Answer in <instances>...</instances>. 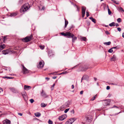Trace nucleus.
Listing matches in <instances>:
<instances>
[{"label":"nucleus","instance_id":"53","mask_svg":"<svg viewBox=\"0 0 124 124\" xmlns=\"http://www.w3.org/2000/svg\"><path fill=\"white\" fill-rule=\"evenodd\" d=\"M115 24V25L116 26H119L118 24L117 23L116 24Z\"/></svg>","mask_w":124,"mask_h":124},{"label":"nucleus","instance_id":"62","mask_svg":"<svg viewBox=\"0 0 124 124\" xmlns=\"http://www.w3.org/2000/svg\"><path fill=\"white\" fill-rule=\"evenodd\" d=\"M0 89L2 91H3V89L2 88L0 87Z\"/></svg>","mask_w":124,"mask_h":124},{"label":"nucleus","instance_id":"37","mask_svg":"<svg viewBox=\"0 0 124 124\" xmlns=\"http://www.w3.org/2000/svg\"><path fill=\"white\" fill-rule=\"evenodd\" d=\"M112 0L114 2V3L117 4L118 5L119 4V2H116V1L114 0Z\"/></svg>","mask_w":124,"mask_h":124},{"label":"nucleus","instance_id":"40","mask_svg":"<svg viewBox=\"0 0 124 124\" xmlns=\"http://www.w3.org/2000/svg\"><path fill=\"white\" fill-rule=\"evenodd\" d=\"M69 108H67L65 109L64 110V112L65 113H67V112L69 110Z\"/></svg>","mask_w":124,"mask_h":124},{"label":"nucleus","instance_id":"57","mask_svg":"<svg viewBox=\"0 0 124 124\" xmlns=\"http://www.w3.org/2000/svg\"><path fill=\"white\" fill-rule=\"evenodd\" d=\"M56 77H53L52 78L53 79H55L56 78Z\"/></svg>","mask_w":124,"mask_h":124},{"label":"nucleus","instance_id":"1","mask_svg":"<svg viewBox=\"0 0 124 124\" xmlns=\"http://www.w3.org/2000/svg\"><path fill=\"white\" fill-rule=\"evenodd\" d=\"M32 36L31 35L30 36H27L22 39L23 41L27 42L30 41L31 39Z\"/></svg>","mask_w":124,"mask_h":124},{"label":"nucleus","instance_id":"20","mask_svg":"<svg viewBox=\"0 0 124 124\" xmlns=\"http://www.w3.org/2000/svg\"><path fill=\"white\" fill-rule=\"evenodd\" d=\"M89 18V19H91L92 21L94 23H96V20L95 19L93 18L92 17H90Z\"/></svg>","mask_w":124,"mask_h":124},{"label":"nucleus","instance_id":"44","mask_svg":"<svg viewBox=\"0 0 124 124\" xmlns=\"http://www.w3.org/2000/svg\"><path fill=\"white\" fill-rule=\"evenodd\" d=\"M105 33L107 35H108L109 34V33L108 32V31H106L105 32Z\"/></svg>","mask_w":124,"mask_h":124},{"label":"nucleus","instance_id":"56","mask_svg":"<svg viewBox=\"0 0 124 124\" xmlns=\"http://www.w3.org/2000/svg\"><path fill=\"white\" fill-rule=\"evenodd\" d=\"M69 121H66L65 123V124H69V123H68Z\"/></svg>","mask_w":124,"mask_h":124},{"label":"nucleus","instance_id":"47","mask_svg":"<svg viewBox=\"0 0 124 124\" xmlns=\"http://www.w3.org/2000/svg\"><path fill=\"white\" fill-rule=\"evenodd\" d=\"M110 87L109 86H107L106 89L107 90H109L110 89Z\"/></svg>","mask_w":124,"mask_h":124},{"label":"nucleus","instance_id":"61","mask_svg":"<svg viewBox=\"0 0 124 124\" xmlns=\"http://www.w3.org/2000/svg\"><path fill=\"white\" fill-rule=\"evenodd\" d=\"M121 113V112H119V113H116V115H117L118 114H119V113Z\"/></svg>","mask_w":124,"mask_h":124},{"label":"nucleus","instance_id":"28","mask_svg":"<svg viewBox=\"0 0 124 124\" xmlns=\"http://www.w3.org/2000/svg\"><path fill=\"white\" fill-rule=\"evenodd\" d=\"M68 21L65 20V28H66L68 24Z\"/></svg>","mask_w":124,"mask_h":124},{"label":"nucleus","instance_id":"34","mask_svg":"<svg viewBox=\"0 0 124 124\" xmlns=\"http://www.w3.org/2000/svg\"><path fill=\"white\" fill-rule=\"evenodd\" d=\"M76 119L75 118H72L70 119L72 121V123L76 120Z\"/></svg>","mask_w":124,"mask_h":124},{"label":"nucleus","instance_id":"58","mask_svg":"<svg viewBox=\"0 0 124 124\" xmlns=\"http://www.w3.org/2000/svg\"><path fill=\"white\" fill-rule=\"evenodd\" d=\"M71 112H72L73 114L74 113V110H72L71 111Z\"/></svg>","mask_w":124,"mask_h":124},{"label":"nucleus","instance_id":"50","mask_svg":"<svg viewBox=\"0 0 124 124\" xmlns=\"http://www.w3.org/2000/svg\"><path fill=\"white\" fill-rule=\"evenodd\" d=\"M18 114L20 116H22V113H18Z\"/></svg>","mask_w":124,"mask_h":124},{"label":"nucleus","instance_id":"31","mask_svg":"<svg viewBox=\"0 0 124 124\" xmlns=\"http://www.w3.org/2000/svg\"><path fill=\"white\" fill-rule=\"evenodd\" d=\"M97 95H95L94 97H93L91 99V100L92 101H93L97 97Z\"/></svg>","mask_w":124,"mask_h":124},{"label":"nucleus","instance_id":"33","mask_svg":"<svg viewBox=\"0 0 124 124\" xmlns=\"http://www.w3.org/2000/svg\"><path fill=\"white\" fill-rule=\"evenodd\" d=\"M108 14L109 15H110L111 13V11L110 10L109 8H108Z\"/></svg>","mask_w":124,"mask_h":124},{"label":"nucleus","instance_id":"21","mask_svg":"<svg viewBox=\"0 0 124 124\" xmlns=\"http://www.w3.org/2000/svg\"><path fill=\"white\" fill-rule=\"evenodd\" d=\"M116 57L114 55L112 57L111 59V60L112 61H115L116 59Z\"/></svg>","mask_w":124,"mask_h":124},{"label":"nucleus","instance_id":"64","mask_svg":"<svg viewBox=\"0 0 124 124\" xmlns=\"http://www.w3.org/2000/svg\"><path fill=\"white\" fill-rule=\"evenodd\" d=\"M94 79L95 81H96L97 80V78H94Z\"/></svg>","mask_w":124,"mask_h":124},{"label":"nucleus","instance_id":"7","mask_svg":"<svg viewBox=\"0 0 124 124\" xmlns=\"http://www.w3.org/2000/svg\"><path fill=\"white\" fill-rule=\"evenodd\" d=\"M66 116L65 115H62L59 117L58 119L61 121H62L65 119L66 117Z\"/></svg>","mask_w":124,"mask_h":124},{"label":"nucleus","instance_id":"3","mask_svg":"<svg viewBox=\"0 0 124 124\" xmlns=\"http://www.w3.org/2000/svg\"><path fill=\"white\" fill-rule=\"evenodd\" d=\"M66 36L68 38H71L73 37H74V35L70 32H67Z\"/></svg>","mask_w":124,"mask_h":124},{"label":"nucleus","instance_id":"30","mask_svg":"<svg viewBox=\"0 0 124 124\" xmlns=\"http://www.w3.org/2000/svg\"><path fill=\"white\" fill-rule=\"evenodd\" d=\"M113 51V49L112 48L110 49H109L108 51V52L110 53H112Z\"/></svg>","mask_w":124,"mask_h":124},{"label":"nucleus","instance_id":"22","mask_svg":"<svg viewBox=\"0 0 124 124\" xmlns=\"http://www.w3.org/2000/svg\"><path fill=\"white\" fill-rule=\"evenodd\" d=\"M34 115L35 116L37 117H39L41 115V114L39 113H35Z\"/></svg>","mask_w":124,"mask_h":124},{"label":"nucleus","instance_id":"35","mask_svg":"<svg viewBox=\"0 0 124 124\" xmlns=\"http://www.w3.org/2000/svg\"><path fill=\"white\" fill-rule=\"evenodd\" d=\"M117 21L118 23L120 22L121 21V19L120 18H119L117 19Z\"/></svg>","mask_w":124,"mask_h":124},{"label":"nucleus","instance_id":"59","mask_svg":"<svg viewBox=\"0 0 124 124\" xmlns=\"http://www.w3.org/2000/svg\"><path fill=\"white\" fill-rule=\"evenodd\" d=\"M54 88V87H53L52 86L51 88V90H53Z\"/></svg>","mask_w":124,"mask_h":124},{"label":"nucleus","instance_id":"52","mask_svg":"<svg viewBox=\"0 0 124 124\" xmlns=\"http://www.w3.org/2000/svg\"><path fill=\"white\" fill-rule=\"evenodd\" d=\"M74 88V86L73 85H72L71 86V88L72 89H73Z\"/></svg>","mask_w":124,"mask_h":124},{"label":"nucleus","instance_id":"41","mask_svg":"<svg viewBox=\"0 0 124 124\" xmlns=\"http://www.w3.org/2000/svg\"><path fill=\"white\" fill-rule=\"evenodd\" d=\"M7 78L8 79H11L13 78L11 77H5L3 78Z\"/></svg>","mask_w":124,"mask_h":124},{"label":"nucleus","instance_id":"46","mask_svg":"<svg viewBox=\"0 0 124 124\" xmlns=\"http://www.w3.org/2000/svg\"><path fill=\"white\" fill-rule=\"evenodd\" d=\"M117 30L119 31H121V28H120L118 27L117 28Z\"/></svg>","mask_w":124,"mask_h":124},{"label":"nucleus","instance_id":"9","mask_svg":"<svg viewBox=\"0 0 124 124\" xmlns=\"http://www.w3.org/2000/svg\"><path fill=\"white\" fill-rule=\"evenodd\" d=\"M41 95L44 98H46L47 97V96L46 93L43 90L41 93Z\"/></svg>","mask_w":124,"mask_h":124},{"label":"nucleus","instance_id":"29","mask_svg":"<svg viewBox=\"0 0 124 124\" xmlns=\"http://www.w3.org/2000/svg\"><path fill=\"white\" fill-rule=\"evenodd\" d=\"M23 2V0H19L18 1V4H21Z\"/></svg>","mask_w":124,"mask_h":124},{"label":"nucleus","instance_id":"23","mask_svg":"<svg viewBox=\"0 0 124 124\" xmlns=\"http://www.w3.org/2000/svg\"><path fill=\"white\" fill-rule=\"evenodd\" d=\"M117 9L120 12L122 13L124 12V10L123 9V8H117Z\"/></svg>","mask_w":124,"mask_h":124},{"label":"nucleus","instance_id":"19","mask_svg":"<svg viewBox=\"0 0 124 124\" xmlns=\"http://www.w3.org/2000/svg\"><path fill=\"white\" fill-rule=\"evenodd\" d=\"M11 91L12 92L14 93H16L17 92L16 90L14 88H10Z\"/></svg>","mask_w":124,"mask_h":124},{"label":"nucleus","instance_id":"24","mask_svg":"<svg viewBox=\"0 0 124 124\" xmlns=\"http://www.w3.org/2000/svg\"><path fill=\"white\" fill-rule=\"evenodd\" d=\"M81 39L84 41H86L87 40L86 38L85 37H81Z\"/></svg>","mask_w":124,"mask_h":124},{"label":"nucleus","instance_id":"63","mask_svg":"<svg viewBox=\"0 0 124 124\" xmlns=\"http://www.w3.org/2000/svg\"><path fill=\"white\" fill-rule=\"evenodd\" d=\"M3 38H4V40H5L6 38V37H5V36H4Z\"/></svg>","mask_w":124,"mask_h":124},{"label":"nucleus","instance_id":"6","mask_svg":"<svg viewBox=\"0 0 124 124\" xmlns=\"http://www.w3.org/2000/svg\"><path fill=\"white\" fill-rule=\"evenodd\" d=\"M11 51L9 49H7L3 50L2 51V53L4 54H6L9 53H10Z\"/></svg>","mask_w":124,"mask_h":124},{"label":"nucleus","instance_id":"39","mask_svg":"<svg viewBox=\"0 0 124 124\" xmlns=\"http://www.w3.org/2000/svg\"><path fill=\"white\" fill-rule=\"evenodd\" d=\"M48 123L49 124H52L53 123L52 121L49 119V120Z\"/></svg>","mask_w":124,"mask_h":124},{"label":"nucleus","instance_id":"38","mask_svg":"<svg viewBox=\"0 0 124 124\" xmlns=\"http://www.w3.org/2000/svg\"><path fill=\"white\" fill-rule=\"evenodd\" d=\"M30 102L32 103L34 101V100L33 99H31L30 100Z\"/></svg>","mask_w":124,"mask_h":124},{"label":"nucleus","instance_id":"51","mask_svg":"<svg viewBox=\"0 0 124 124\" xmlns=\"http://www.w3.org/2000/svg\"><path fill=\"white\" fill-rule=\"evenodd\" d=\"M113 49H116L117 48V46H116L113 47L112 48Z\"/></svg>","mask_w":124,"mask_h":124},{"label":"nucleus","instance_id":"25","mask_svg":"<svg viewBox=\"0 0 124 124\" xmlns=\"http://www.w3.org/2000/svg\"><path fill=\"white\" fill-rule=\"evenodd\" d=\"M109 25L111 27L115 26V23L113 22L110 23Z\"/></svg>","mask_w":124,"mask_h":124},{"label":"nucleus","instance_id":"17","mask_svg":"<svg viewBox=\"0 0 124 124\" xmlns=\"http://www.w3.org/2000/svg\"><path fill=\"white\" fill-rule=\"evenodd\" d=\"M72 43H74L75 41L77 39V37H73L72 38Z\"/></svg>","mask_w":124,"mask_h":124},{"label":"nucleus","instance_id":"60","mask_svg":"<svg viewBox=\"0 0 124 124\" xmlns=\"http://www.w3.org/2000/svg\"><path fill=\"white\" fill-rule=\"evenodd\" d=\"M55 85V84L54 83L53 84V85L52 86V87H54V86Z\"/></svg>","mask_w":124,"mask_h":124},{"label":"nucleus","instance_id":"2","mask_svg":"<svg viewBox=\"0 0 124 124\" xmlns=\"http://www.w3.org/2000/svg\"><path fill=\"white\" fill-rule=\"evenodd\" d=\"M32 3L31 4V2L23 4L21 8H30L32 6Z\"/></svg>","mask_w":124,"mask_h":124},{"label":"nucleus","instance_id":"8","mask_svg":"<svg viewBox=\"0 0 124 124\" xmlns=\"http://www.w3.org/2000/svg\"><path fill=\"white\" fill-rule=\"evenodd\" d=\"M4 124H10V121L8 119H6L3 121Z\"/></svg>","mask_w":124,"mask_h":124},{"label":"nucleus","instance_id":"43","mask_svg":"<svg viewBox=\"0 0 124 124\" xmlns=\"http://www.w3.org/2000/svg\"><path fill=\"white\" fill-rule=\"evenodd\" d=\"M39 47L41 49H43L44 48V46H39Z\"/></svg>","mask_w":124,"mask_h":124},{"label":"nucleus","instance_id":"27","mask_svg":"<svg viewBox=\"0 0 124 124\" xmlns=\"http://www.w3.org/2000/svg\"><path fill=\"white\" fill-rule=\"evenodd\" d=\"M111 42L110 41H109L108 42H106L104 43V44L105 45H109L111 44Z\"/></svg>","mask_w":124,"mask_h":124},{"label":"nucleus","instance_id":"49","mask_svg":"<svg viewBox=\"0 0 124 124\" xmlns=\"http://www.w3.org/2000/svg\"><path fill=\"white\" fill-rule=\"evenodd\" d=\"M83 91H81L80 92V94H83Z\"/></svg>","mask_w":124,"mask_h":124},{"label":"nucleus","instance_id":"55","mask_svg":"<svg viewBox=\"0 0 124 124\" xmlns=\"http://www.w3.org/2000/svg\"><path fill=\"white\" fill-rule=\"evenodd\" d=\"M122 36L123 38H124V32L122 33Z\"/></svg>","mask_w":124,"mask_h":124},{"label":"nucleus","instance_id":"15","mask_svg":"<svg viewBox=\"0 0 124 124\" xmlns=\"http://www.w3.org/2000/svg\"><path fill=\"white\" fill-rule=\"evenodd\" d=\"M6 46L4 44H2L0 45V51L4 49Z\"/></svg>","mask_w":124,"mask_h":124},{"label":"nucleus","instance_id":"16","mask_svg":"<svg viewBox=\"0 0 124 124\" xmlns=\"http://www.w3.org/2000/svg\"><path fill=\"white\" fill-rule=\"evenodd\" d=\"M17 14V12H15L13 13H11L10 15V16L11 17L14 16H16Z\"/></svg>","mask_w":124,"mask_h":124},{"label":"nucleus","instance_id":"10","mask_svg":"<svg viewBox=\"0 0 124 124\" xmlns=\"http://www.w3.org/2000/svg\"><path fill=\"white\" fill-rule=\"evenodd\" d=\"M105 101V105L106 106L109 105L110 104V100H104Z\"/></svg>","mask_w":124,"mask_h":124},{"label":"nucleus","instance_id":"12","mask_svg":"<svg viewBox=\"0 0 124 124\" xmlns=\"http://www.w3.org/2000/svg\"><path fill=\"white\" fill-rule=\"evenodd\" d=\"M31 87L30 86L25 85L24 86V89L26 90H28L30 89Z\"/></svg>","mask_w":124,"mask_h":124},{"label":"nucleus","instance_id":"14","mask_svg":"<svg viewBox=\"0 0 124 124\" xmlns=\"http://www.w3.org/2000/svg\"><path fill=\"white\" fill-rule=\"evenodd\" d=\"M102 8H108V6L105 3H102L101 5Z\"/></svg>","mask_w":124,"mask_h":124},{"label":"nucleus","instance_id":"18","mask_svg":"<svg viewBox=\"0 0 124 124\" xmlns=\"http://www.w3.org/2000/svg\"><path fill=\"white\" fill-rule=\"evenodd\" d=\"M70 104V101H68L65 103V105L66 107H68L69 106Z\"/></svg>","mask_w":124,"mask_h":124},{"label":"nucleus","instance_id":"13","mask_svg":"<svg viewBox=\"0 0 124 124\" xmlns=\"http://www.w3.org/2000/svg\"><path fill=\"white\" fill-rule=\"evenodd\" d=\"M29 8H21L20 9V12L21 13L24 12L28 10Z\"/></svg>","mask_w":124,"mask_h":124},{"label":"nucleus","instance_id":"4","mask_svg":"<svg viewBox=\"0 0 124 124\" xmlns=\"http://www.w3.org/2000/svg\"><path fill=\"white\" fill-rule=\"evenodd\" d=\"M23 74H26L29 72V70L26 69L23 65Z\"/></svg>","mask_w":124,"mask_h":124},{"label":"nucleus","instance_id":"5","mask_svg":"<svg viewBox=\"0 0 124 124\" xmlns=\"http://www.w3.org/2000/svg\"><path fill=\"white\" fill-rule=\"evenodd\" d=\"M44 64V62L43 61L40 62L38 67L39 68H41L43 67Z\"/></svg>","mask_w":124,"mask_h":124},{"label":"nucleus","instance_id":"45","mask_svg":"<svg viewBox=\"0 0 124 124\" xmlns=\"http://www.w3.org/2000/svg\"><path fill=\"white\" fill-rule=\"evenodd\" d=\"M119 108L117 106H113V107H112L111 108Z\"/></svg>","mask_w":124,"mask_h":124},{"label":"nucleus","instance_id":"36","mask_svg":"<svg viewBox=\"0 0 124 124\" xmlns=\"http://www.w3.org/2000/svg\"><path fill=\"white\" fill-rule=\"evenodd\" d=\"M67 121H69V122H68V123H69V124H72V122L71 120L70 119L68 120Z\"/></svg>","mask_w":124,"mask_h":124},{"label":"nucleus","instance_id":"11","mask_svg":"<svg viewBox=\"0 0 124 124\" xmlns=\"http://www.w3.org/2000/svg\"><path fill=\"white\" fill-rule=\"evenodd\" d=\"M85 8H82V17H84L85 14Z\"/></svg>","mask_w":124,"mask_h":124},{"label":"nucleus","instance_id":"48","mask_svg":"<svg viewBox=\"0 0 124 124\" xmlns=\"http://www.w3.org/2000/svg\"><path fill=\"white\" fill-rule=\"evenodd\" d=\"M45 8H39V10H44Z\"/></svg>","mask_w":124,"mask_h":124},{"label":"nucleus","instance_id":"42","mask_svg":"<svg viewBox=\"0 0 124 124\" xmlns=\"http://www.w3.org/2000/svg\"><path fill=\"white\" fill-rule=\"evenodd\" d=\"M86 15L87 17H88L89 16V12H88L87 11L86 12Z\"/></svg>","mask_w":124,"mask_h":124},{"label":"nucleus","instance_id":"32","mask_svg":"<svg viewBox=\"0 0 124 124\" xmlns=\"http://www.w3.org/2000/svg\"><path fill=\"white\" fill-rule=\"evenodd\" d=\"M61 34L62 35V36H66V32L65 33L64 32H61Z\"/></svg>","mask_w":124,"mask_h":124},{"label":"nucleus","instance_id":"26","mask_svg":"<svg viewBox=\"0 0 124 124\" xmlns=\"http://www.w3.org/2000/svg\"><path fill=\"white\" fill-rule=\"evenodd\" d=\"M41 107H44L47 105V104H46L44 103H41Z\"/></svg>","mask_w":124,"mask_h":124},{"label":"nucleus","instance_id":"54","mask_svg":"<svg viewBox=\"0 0 124 124\" xmlns=\"http://www.w3.org/2000/svg\"><path fill=\"white\" fill-rule=\"evenodd\" d=\"M45 79L47 80H48L49 79V78L47 77Z\"/></svg>","mask_w":124,"mask_h":124}]
</instances>
